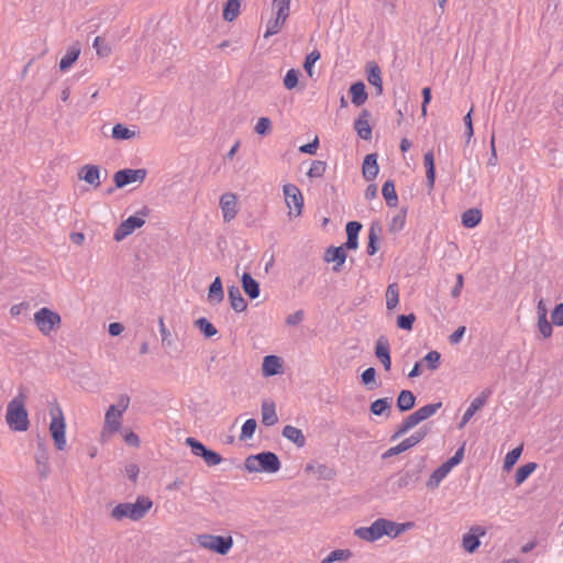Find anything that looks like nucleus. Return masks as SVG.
Instances as JSON below:
<instances>
[{
    "label": "nucleus",
    "mask_w": 563,
    "mask_h": 563,
    "mask_svg": "<svg viewBox=\"0 0 563 563\" xmlns=\"http://www.w3.org/2000/svg\"><path fill=\"white\" fill-rule=\"evenodd\" d=\"M153 501L145 496H139L134 503H120L111 510V517L118 521L130 519L139 521L152 508Z\"/></svg>",
    "instance_id": "1"
},
{
    "label": "nucleus",
    "mask_w": 563,
    "mask_h": 563,
    "mask_svg": "<svg viewBox=\"0 0 563 563\" xmlns=\"http://www.w3.org/2000/svg\"><path fill=\"white\" fill-rule=\"evenodd\" d=\"M282 467L278 455L272 451H263L249 455L244 461V468L249 473L275 474Z\"/></svg>",
    "instance_id": "2"
},
{
    "label": "nucleus",
    "mask_w": 563,
    "mask_h": 563,
    "mask_svg": "<svg viewBox=\"0 0 563 563\" xmlns=\"http://www.w3.org/2000/svg\"><path fill=\"white\" fill-rule=\"evenodd\" d=\"M5 421L13 431L23 432L30 427L27 410L24 406V396L19 394L7 406Z\"/></svg>",
    "instance_id": "3"
},
{
    "label": "nucleus",
    "mask_w": 563,
    "mask_h": 563,
    "mask_svg": "<svg viewBox=\"0 0 563 563\" xmlns=\"http://www.w3.org/2000/svg\"><path fill=\"white\" fill-rule=\"evenodd\" d=\"M150 214V209L143 206L135 214L128 217L114 230L113 240L117 242L123 241L126 236L132 234L136 229L145 224V218Z\"/></svg>",
    "instance_id": "4"
},
{
    "label": "nucleus",
    "mask_w": 563,
    "mask_h": 563,
    "mask_svg": "<svg viewBox=\"0 0 563 563\" xmlns=\"http://www.w3.org/2000/svg\"><path fill=\"white\" fill-rule=\"evenodd\" d=\"M465 443H463L451 457H449L431 473L427 482V486L430 488L437 487L448 476L452 468L463 461Z\"/></svg>",
    "instance_id": "5"
},
{
    "label": "nucleus",
    "mask_w": 563,
    "mask_h": 563,
    "mask_svg": "<svg viewBox=\"0 0 563 563\" xmlns=\"http://www.w3.org/2000/svg\"><path fill=\"white\" fill-rule=\"evenodd\" d=\"M49 413L52 417L49 423L51 435L56 449L63 451L66 448V423L62 408L58 405H55L51 408Z\"/></svg>",
    "instance_id": "6"
},
{
    "label": "nucleus",
    "mask_w": 563,
    "mask_h": 563,
    "mask_svg": "<svg viewBox=\"0 0 563 563\" xmlns=\"http://www.w3.org/2000/svg\"><path fill=\"white\" fill-rule=\"evenodd\" d=\"M198 544L208 549L217 554L225 555L233 547V539L231 536H213V534H199L197 537Z\"/></svg>",
    "instance_id": "7"
},
{
    "label": "nucleus",
    "mask_w": 563,
    "mask_h": 563,
    "mask_svg": "<svg viewBox=\"0 0 563 563\" xmlns=\"http://www.w3.org/2000/svg\"><path fill=\"white\" fill-rule=\"evenodd\" d=\"M423 468V462L408 464L395 475L394 486L397 489L412 488L419 482Z\"/></svg>",
    "instance_id": "8"
},
{
    "label": "nucleus",
    "mask_w": 563,
    "mask_h": 563,
    "mask_svg": "<svg viewBox=\"0 0 563 563\" xmlns=\"http://www.w3.org/2000/svg\"><path fill=\"white\" fill-rule=\"evenodd\" d=\"M290 0H273V7L276 9V16L267 22L264 37L268 38L277 34L287 18L289 16Z\"/></svg>",
    "instance_id": "9"
},
{
    "label": "nucleus",
    "mask_w": 563,
    "mask_h": 563,
    "mask_svg": "<svg viewBox=\"0 0 563 563\" xmlns=\"http://www.w3.org/2000/svg\"><path fill=\"white\" fill-rule=\"evenodd\" d=\"M34 322L42 334L49 335L60 324L62 318L52 309L42 307L34 313Z\"/></svg>",
    "instance_id": "10"
},
{
    "label": "nucleus",
    "mask_w": 563,
    "mask_h": 563,
    "mask_svg": "<svg viewBox=\"0 0 563 563\" xmlns=\"http://www.w3.org/2000/svg\"><path fill=\"white\" fill-rule=\"evenodd\" d=\"M429 429L423 426L420 427L418 430H416L411 435L404 439L401 442H399L397 445L389 448L383 453V459H388L395 455H398L417 444H419L424 438L428 435Z\"/></svg>",
    "instance_id": "11"
},
{
    "label": "nucleus",
    "mask_w": 563,
    "mask_h": 563,
    "mask_svg": "<svg viewBox=\"0 0 563 563\" xmlns=\"http://www.w3.org/2000/svg\"><path fill=\"white\" fill-rule=\"evenodd\" d=\"M186 444L190 448L191 453L201 457L208 466H216L222 462V456L218 452L210 450L196 438L188 437Z\"/></svg>",
    "instance_id": "12"
},
{
    "label": "nucleus",
    "mask_w": 563,
    "mask_h": 563,
    "mask_svg": "<svg viewBox=\"0 0 563 563\" xmlns=\"http://www.w3.org/2000/svg\"><path fill=\"white\" fill-rule=\"evenodd\" d=\"M389 519L378 518L368 527H360L354 530V534L365 541L375 542L386 536Z\"/></svg>",
    "instance_id": "13"
},
{
    "label": "nucleus",
    "mask_w": 563,
    "mask_h": 563,
    "mask_svg": "<svg viewBox=\"0 0 563 563\" xmlns=\"http://www.w3.org/2000/svg\"><path fill=\"white\" fill-rule=\"evenodd\" d=\"M285 201L290 209L289 217H299L303 209V196L300 189L294 184L283 186Z\"/></svg>",
    "instance_id": "14"
},
{
    "label": "nucleus",
    "mask_w": 563,
    "mask_h": 563,
    "mask_svg": "<svg viewBox=\"0 0 563 563\" xmlns=\"http://www.w3.org/2000/svg\"><path fill=\"white\" fill-rule=\"evenodd\" d=\"M147 175V170L144 168H123L119 169L113 175L114 187L121 189L130 184L136 181H143Z\"/></svg>",
    "instance_id": "15"
},
{
    "label": "nucleus",
    "mask_w": 563,
    "mask_h": 563,
    "mask_svg": "<svg viewBox=\"0 0 563 563\" xmlns=\"http://www.w3.org/2000/svg\"><path fill=\"white\" fill-rule=\"evenodd\" d=\"M493 391L492 387H486L471 401L461 418L459 428H463L473 418V416L487 402Z\"/></svg>",
    "instance_id": "16"
},
{
    "label": "nucleus",
    "mask_w": 563,
    "mask_h": 563,
    "mask_svg": "<svg viewBox=\"0 0 563 563\" xmlns=\"http://www.w3.org/2000/svg\"><path fill=\"white\" fill-rule=\"evenodd\" d=\"M371 112L367 109H363L358 117L354 121V130L360 139L369 141L373 135V129L368 122Z\"/></svg>",
    "instance_id": "17"
},
{
    "label": "nucleus",
    "mask_w": 563,
    "mask_h": 563,
    "mask_svg": "<svg viewBox=\"0 0 563 563\" xmlns=\"http://www.w3.org/2000/svg\"><path fill=\"white\" fill-rule=\"evenodd\" d=\"M346 257H347V255L344 250V246H329L324 253V261L327 263L334 264L332 269L335 273L341 272V268H342L343 264L345 263Z\"/></svg>",
    "instance_id": "18"
},
{
    "label": "nucleus",
    "mask_w": 563,
    "mask_h": 563,
    "mask_svg": "<svg viewBox=\"0 0 563 563\" xmlns=\"http://www.w3.org/2000/svg\"><path fill=\"white\" fill-rule=\"evenodd\" d=\"M220 207L223 214V220L230 222L238 213L236 197L231 192H225L220 198Z\"/></svg>",
    "instance_id": "19"
},
{
    "label": "nucleus",
    "mask_w": 563,
    "mask_h": 563,
    "mask_svg": "<svg viewBox=\"0 0 563 563\" xmlns=\"http://www.w3.org/2000/svg\"><path fill=\"white\" fill-rule=\"evenodd\" d=\"M100 167L92 164L84 165L79 173V179L86 181L91 185L93 188H98L100 186Z\"/></svg>",
    "instance_id": "20"
},
{
    "label": "nucleus",
    "mask_w": 563,
    "mask_h": 563,
    "mask_svg": "<svg viewBox=\"0 0 563 563\" xmlns=\"http://www.w3.org/2000/svg\"><path fill=\"white\" fill-rule=\"evenodd\" d=\"M378 155L376 153L367 154L364 157L362 165L363 177L366 181L374 180L379 172V166L377 163Z\"/></svg>",
    "instance_id": "21"
},
{
    "label": "nucleus",
    "mask_w": 563,
    "mask_h": 563,
    "mask_svg": "<svg viewBox=\"0 0 563 563\" xmlns=\"http://www.w3.org/2000/svg\"><path fill=\"white\" fill-rule=\"evenodd\" d=\"M366 78L367 81L375 87L376 95L380 96L383 93L382 71L375 62H368L366 64Z\"/></svg>",
    "instance_id": "22"
},
{
    "label": "nucleus",
    "mask_w": 563,
    "mask_h": 563,
    "mask_svg": "<svg viewBox=\"0 0 563 563\" xmlns=\"http://www.w3.org/2000/svg\"><path fill=\"white\" fill-rule=\"evenodd\" d=\"M282 358L277 355H266L263 358L262 374L264 377H272L282 373Z\"/></svg>",
    "instance_id": "23"
},
{
    "label": "nucleus",
    "mask_w": 563,
    "mask_h": 563,
    "mask_svg": "<svg viewBox=\"0 0 563 563\" xmlns=\"http://www.w3.org/2000/svg\"><path fill=\"white\" fill-rule=\"evenodd\" d=\"M483 534L484 531L479 527L471 529V531L465 533L462 538L463 549L468 553H474L481 545L479 537Z\"/></svg>",
    "instance_id": "24"
},
{
    "label": "nucleus",
    "mask_w": 563,
    "mask_h": 563,
    "mask_svg": "<svg viewBox=\"0 0 563 563\" xmlns=\"http://www.w3.org/2000/svg\"><path fill=\"white\" fill-rule=\"evenodd\" d=\"M228 298L231 305V308L235 312H243L247 308V302L242 296L240 288L236 285H231L228 287Z\"/></svg>",
    "instance_id": "25"
},
{
    "label": "nucleus",
    "mask_w": 563,
    "mask_h": 563,
    "mask_svg": "<svg viewBox=\"0 0 563 563\" xmlns=\"http://www.w3.org/2000/svg\"><path fill=\"white\" fill-rule=\"evenodd\" d=\"M241 284L244 292L249 296L250 299H256L261 294L260 283L252 277V275L247 272H244L241 277Z\"/></svg>",
    "instance_id": "26"
},
{
    "label": "nucleus",
    "mask_w": 563,
    "mask_h": 563,
    "mask_svg": "<svg viewBox=\"0 0 563 563\" xmlns=\"http://www.w3.org/2000/svg\"><path fill=\"white\" fill-rule=\"evenodd\" d=\"M35 462L37 467V473L40 477L45 478L48 475L49 466H48V452L43 443L37 444V450L35 453Z\"/></svg>",
    "instance_id": "27"
},
{
    "label": "nucleus",
    "mask_w": 563,
    "mask_h": 563,
    "mask_svg": "<svg viewBox=\"0 0 563 563\" xmlns=\"http://www.w3.org/2000/svg\"><path fill=\"white\" fill-rule=\"evenodd\" d=\"M349 92L351 95V101L355 107H360L368 99L366 86L363 81L358 80L350 86Z\"/></svg>",
    "instance_id": "28"
},
{
    "label": "nucleus",
    "mask_w": 563,
    "mask_h": 563,
    "mask_svg": "<svg viewBox=\"0 0 563 563\" xmlns=\"http://www.w3.org/2000/svg\"><path fill=\"white\" fill-rule=\"evenodd\" d=\"M382 232V227L378 221H373L371 223L369 232H368V242L366 246V252L369 256H373L377 253L379 249V238L378 234Z\"/></svg>",
    "instance_id": "29"
},
{
    "label": "nucleus",
    "mask_w": 563,
    "mask_h": 563,
    "mask_svg": "<svg viewBox=\"0 0 563 563\" xmlns=\"http://www.w3.org/2000/svg\"><path fill=\"white\" fill-rule=\"evenodd\" d=\"M423 165L426 168L427 186L429 191H432L435 184V164L432 151H428L423 155Z\"/></svg>",
    "instance_id": "30"
},
{
    "label": "nucleus",
    "mask_w": 563,
    "mask_h": 563,
    "mask_svg": "<svg viewBox=\"0 0 563 563\" xmlns=\"http://www.w3.org/2000/svg\"><path fill=\"white\" fill-rule=\"evenodd\" d=\"M224 291L222 280L217 276L208 288V301L210 305L216 306L223 301Z\"/></svg>",
    "instance_id": "31"
},
{
    "label": "nucleus",
    "mask_w": 563,
    "mask_h": 563,
    "mask_svg": "<svg viewBox=\"0 0 563 563\" xmlns=\"http://www.w3.org/2000/svg\"><path fill=\"white\" fill-rule=\"evenodd\" d=\"M416 396L409 389H402L397 396L396 406L400 412L411 410L416 405Z\"/></svg>",
    "instance_id": "32"
},
{
    "label": "nucleus",
    "mask_w": 563,
    "mask_h": 563,
    "mask_svg": "<svg viewBox=\"0 0 563 563\" xmlns=\"http://www.w3.org/2000/svg\"><path fill=\"white\" fill-rule=\"evenodd\" d=\"M80 47L78 45H71L67 48L65 55L59 60V70H68L79 58Z\"/></svg>",
    "instance_id": "33"
},
{
    "label": "nucleus",
    "mask_w": 563,
    "mask_h": 563,
    "mask_svg": "<svg viewBox=\"0 0 563 563\" xmlns=\"http://www.w3.org/2000/svg\"><path fill=\"white\" fill-rule=\"evenodd\" d=\"M282 434L284 438L296 444L298 448H302L306 444V438L302 431L294 426H285L282 431Z\"/></svg>",
    "instance_id": "34"
},
{
    "label": "nucleus",
    "mask_w": 563,
    "mask_h": 563,
    "mask_svg": "<svg viewBox=\"0 0 563 563\" xmlns=\"http://www.w3.org/2000/svg\"><path fill=\"white\" fill-rule=\"evenodd\" d=\"M122 415L117 410V406L111 405L104 416L106 427L110 429V431L115 432L121 428Z\"/></svg>",
    "instance_id": "35"
},
{
    "label": "nucleus",
    "mask_w": 563,
    "mask_h": 563,
    "mask_svg": "<svg viewBox=\"0 0 563 563\" xmlns=\"http://www.w3.org/2000/svg\"><path fill=\"white\" fill-rule=\"evenodd\" d=\"M482 211L477 208L467 209L462 213V225L466 229H473L477 227L482 221Z\"/></svg>",
    "instance_id": "36"
},
{
    "label": "nucleus",
    "mask_w": 563,
    "mask_h": 563,
    "mask_svg": "<svg viewBox=\"0 0 563 563\" xmlns=\"http://www.w3.org/2000/svg\"><path fill=\"white\" fill-rule=\"evenodd\" d=\"M278 417L276 413V407L274 402L264 401L262 404V422L266 427L276 424Z\"/></svg>",
    "instance_id": "37"
},
{
    "label": "nucleus",
    "mask_w": 563,
    "mask_h": 563,
    "mask_svg": "<svg viewBox=\"0 0 563 563\" xmlns=\"http://www.w3.org/2000/svg\"><path fill=\"white\" fill-rule=\"evenodd\" d=\"M382 195L388 207L394 208L398 205V195L395 189L394 180L388 179L383 184Z\"/></svg>",
    "instance_id": "38"
},
{
    "label": "nucleus",
    "mask_w": 563,
    "mask_h": 563,
    "mask_svg": "<svg viewBox=\"0 0 563 563\" xmlns=\"http://www.w3.org/2000/svg\"><path fill=\"white\" fill-rule=\"evenodd\" d=\"M408 207H401L397 214H395L389 224L391 233H399L406 225Z\"/></svg>",
    "instance_id": "39"
},
{
    "label": "nucleus",
    "mask_w": 563,
    "mask_h": 563,
    "mask_svg": "<svg viewBox=\"0 0 563 563\" xmlns=\"http://www.w3.org/2000/svg\"><path fill=\"white\" fill-rule=\"evenodd\" d=\"M537 463L534 462H528L526 464L520 465L515 473V483L517 485H521L525 483L529 476L536 471Z\"/></svg>",
    "instance_id": "40"
},
{
    "label": "nucleus",
    "mask_w": 563,
    "mask_h": 563,
    "mask_svg": "<svg viewBox=\"0 0 563 563\" xmlns=\"http://www.w3.org/2000/svg\"><path fill=\"white\" fill-rule=\"evenodd\" d=\"M391 404H393V398H390V397L378 398L371 402L369 411L374 416H382L387 410H389Z\"/></svg>",
    "instance_id": "41"
},
{
    "label": "nucleus",
    "mask_w": 563,
    "mask_h": 563,
    "mask_svg": "<svg viewBox=\"0 0 563 563\" xmlns=\"http://www.w3.org/2000/svg\"><path fill=\"white\" fill-rule=\"evenodd\" d=\"M240 0H227L223 5L222 15L227 22H232L240 12Z\"/></svg>",
    "instance_id": "42"
},
{
    "label": "nucleus",
    "mask_w": 563,
    "mask_h": 563,
    "mask_svg": "<svg viewBox=\"0 0 563 563\" xmlns=\"http://www.w3.org/2000/svg\"><path fill=\"white\" fill-rule=\"evenodd\" d=\"M390 525H387V533L386 536L389 538H397L408 529H411L413 527V522L407 521V522H394L389 520Z\"/></svg>",
    "instance_id": "43"
},
{
    "label": "nucleus",
    "mask_w": 563,
    "mask_h": 563,
    "mask_svg": "<svg viewBox=\"0 0 563 563\" xmlns=\"http://www.w3.org/2000/svg\"><path fill=\"white\" fill-rule=\"evenodd\" d=\"M375 355L380 361L390 357L389 341L386 336L380 335L375 343Z\"/></svg>",
    "instance_id": "44"
},
{
    "label": "nucleus",
    "mask_w": 563,
    "mask_h": 563,
    "mask_svg": "<svg viewBox=\"0 0 563 563\" xmlns=\"http://www.w3.org/2000/svg\"><path fill=\"white\" fill-rule=\"evenodd\" d=\"M353 553L349 549H335L331 551L321 563H334L336 561H347L352 558Z\"/></svg>",
    "instance_id": "45"
},
{
    "label": "nucleus",
    "mask_w": 563,
    "mask_h": 563,
    "mask_svg": "<svg viewBox=\"0 0 563 563\" xmlns=\"http://www.w3.org/2000/svg\"><path fill=\"white\" fill-rule=\"evenodd\" d=\"M195 325L206 338H212L218 333L217 328L206 318L200 317L195 321Z\"/></svg>",
    "instance_id": "46"
},
{
    "label": "nucleus",
    "mask_w": 563,
    "mask_h": 563,
    "mask_svg": "<svg viewBox=\"0 0 563 563\" xmlns=\"http://www.w3.org/2000/svg\"><path fill=\"white\" fill-rule=\"evenodd\" d=\"M441 407H442L441 401L428 404V405H424V406L420 407L419 409H417L415 411V413L418 416V419L420 420V422H422V421L427 420L428 418H430L431 416H433Z\"/></svg>",
    "instance_id": "47"
},
{
    "label": "nucleus",
    "mask_w": 563,
    "mask_h": 563,
    "mask_svg": "<svg viewBox=\"0 0 563 563\" xmlns=\"http://www.w3.org/2000/svg\"><path fill=\"white\" fill-rule=\"evenodd\" d=\"M399 303V291L397 284H390L386 290V308L393 310Z\"/></svg>",
    "instance_id": "48"
},
{
    "label": "nucleus",
    "mask_w": 563,
    "mask_h": 563,
    "mask_svg": "<svg viewBox=\"0 0 563 563\" xmlns=\"http://www.w3.org/2000/svg\"><path fill=\"white\" fill-rule=\"evenodd\" d=\"M135 135V132L130 130L122 123H117L112 128V137L120 141L130 140Z\"/></svg>",
    "instance_id": "49"
},
{
    "label": "nucleus",
    "mask_w": 563,
    "mask_h": 563,
    "mask_svg": "<svg viewBox=\"0 0 563 563\" xmlns=\"http://www.w3.org/2000/svg\"><path fill=\"white\" fill-rule=\"evenodd\" d=\"M420 362L424 363L430 371H435L440 366L441 354L435 350L429 351Z\"/></svg>",
    "instance_id": "50"
},
{
    "label": "nucleus",
    "mask_w": 563,
    "mask_h": 563,
    "mask_svg": "<svg viewBox=\"0 0 563 563\" xmlns=\"http://www.w3.org/2000/svg\"><path fill=\"white\" fill-rule=\"evenodd\" d=\"M538 328L543 338H550L552 335V324L547 318V310L543 309L542 312H539L538 317Z\"/></svg>",
    "instance_id": "51"
},
{
    "label": "nucleus",
    "mask_w": 563,
    "mask_h": 563,
    "mask_svg": "<svg viewBox=\"0 0 563 563\" xmlns=\"http://www.w3.org/2000/svg\"><path fill=\"white\" fill-rule=\"evenodd\" d=\"M522 453V446H517L507 452L504 459V470L509 471L518 462Z\"/></svg>",
    "instance_id": "52"
},
{
    "label": "nucleus",
    "mask_w": 563,
    "mask_h": 563,
    "mask_svg": "<svg viewBox=\"0 0 563 563\" xmlns=\"http://www.w3.org/2000/svg\"><path fill=\"white\" fill-rule=\"evenodd\" d=\"M257 422L254 418L246 419L241 428L240 439L242 441L252 439L256 430Z\"/></svg>",
    "instance_id": "53"
},
{
    "label": "nucleus",
    "mask_w": 563,
    "mask_h": 563,
    "mask_svg": "<svg viewBox=\"0 0 563 563\" xmlns=\"http://www.w3.org/2000/svg\"><path fill=\"white\" fill-rule=\"evenodd\" d=\"M327 169V163L323 161H313L310 165L307 176L309 178H321L323 177Z\"/></svg>",
    "instance_id": "54"
},
{
    "label": "nucleus",
    "mask_w": 563,
    "mask_h": 563,
    "mask_svg": "<svg viewBox=\"0 0 563 563\" xmlns=\"http://www.w3.org/2000/svg\"><path fill=\"white\" fill-rule=\"evenodd\" d=\"M416 321V314L413 312L407 314H399L397 317V327L401 330L411 331Z\"/></svg>",
    "instance_id": "55"
},
{
    "label": "nucleus",
    "mask_w": 563,
    "mask_h": 563,
    "mask_svg": "<svg viewBox=\"0 0 563 563\" xmlns=\"http://www.w3.org/2000/svg\"><path fill=\"white\" fill-rule=\"evenodd\" d=\"M299 70L295 68H290L287 70L284 77V86L288 90H292L298 86L299 82Z\"/></svg>",
    "instance_id": "56"
},
{
    "label": "nucleus",
    "mask_w": 563,
    "mask_h": 563,
    "mask_svg": "<svg viewBox=\"0 0 563 563\" xmlns=\"http://www.w3.org/2000/svg\"><path fill=\"white\" fill-rule=\"evenodd\" d=\"M361 382L364 386L368 387V389H373V385L376 387V369L374 367L364 369L361 374Z\"/></svg>",
    "instance_id": "57"
},
{
    "label": "nucleus",
    "mask_w": 563,
    "mask_h": 563,
    "mask_svg": "<svg viewBox=\"0 0 563 563\" xmlns=\"http://www.w3.org/2000/svg\"><path fill=\"white\" fill-rule=\"evenodd\" d=\"M272 130V121L268 117H261L255 126L254 131L256 134L264 136L267 135Z\"/></svg>",
    "instance_id": "58"
},
{
    "label": "nucleus",
    "mask_w": 563,
    "mask_h": 563,
    "mask_svg": "<svg viewBox=\"0 0 563 563\" xmlns=\"http://www.w3.org/2000/svg\"><path fill=\"white\" fill-rule=\"evenodd\" d=\"M320 57H321V54L318 49H313L312 52L307 54V56L305 57V60H303V68L308 75H310V76L312 75V68H313L314 64L320 59Z\"/></svg>",
    "instance_id": "59"
},
{
    "label": "nucleus",
    "mask_w": 563,
    "mask_h": 563,
    "mask_svg": "<svg viewBox=\"0 0 563 563\" xmlns=\"http://www.w3.org/2000/svg\"><path fill=\"white\" fill-rule=\"evenodd\" d=\"M93 48H96L97 54L99 56H107L111 52V48L106 43L104 38L100 36H96L92 43Z\"/></svg>",
    "instance_id": "60"
},
{
    "label": "nucleus",
    "mask_w": 563,
    "mask_h": 563,
    "mask_svg": "<svg viewBox=\"0 0 563 563\" xmlns=\"http://www.w3.org/2000/svg\"><path fill=\"white\" fill-rule=\"evenodd\" d=\"M552 323L556 327H563V302L555 305L551 312Z\"/></svg>",
    "instance_id": "61"
},
{
    "label": "nucleus",
    "mask_w": 563,
    "mask_h": 563,
    "mask_svg": "<svg viewBox=\"0 0 563 563\" xmlns=\"http://www.w3.org/2000/svg\"><path fill=\"white\" fill-rule=\"evenodd\" d=\"M362 228H363V225L361 222L349 221L345 225L346 238L347 236L358 238V234H360Z\"/></svg>",
    "instance_id": "62"
},
{
    "label": "nucleus",
    "mask_w": 563,
    "mask_h": 563,
    "mask_svg": "<svg viewBox=\"0 0 563 563\" xmlns=\"http://www.w3.org/2000/svg\"><path fill=\"white\" fill-rule=\"evenodd\" d=\"M303 319H305V312H303V310L299 309V310L295 311L294 313H290L287 316L286 324L288 327H296L300 322H302Z\"/></svg>",
    "instance_id": "63"
},
{
    "label": "nucleus",
    "mask_w": 563,
    "mask_h": 563,
    "mask_svg": "<svg viewBox=\"0 0 563 563\" xmlns=\"http://www.w3.org/2000/svg\"><path fill=\"white\" fill-rule=\"evenodd\" d=\"M466 332L465 325L457 327L449 336V342L453 345L459 344Z\"/></svg>",
    "instance_id": "64"
}]
</instances>
